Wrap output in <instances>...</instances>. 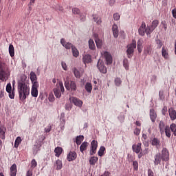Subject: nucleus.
Here are the masks:
<instances>
[{"mask_svg": "<svg viewBox=\"0 0 176 176\" xmlns=\"http://www.w3.org/2000/svg\"><path fill=\"white\" fill-rule=\"evenodd\" d=\"M25 79L26 76H21L18 82V91L21 100H25L27 96H30V86L25 84Z\"/></svg>", "mask_w": 176, "mask_h": 176, "instance_id": "obj_1", "label": "nucleus"}, {"mask_svg": "<svg viewBox=\"0 0 176 176\" xmlns=\"http://www.w3.org/2000/svg\"><path fill=\"white\" fill-rule=\"evenodd\" d=\"M10 75L9 72V67L6 65V64L1 62L0 63V80H6V78Z\"/></svg>", "mask_w": 176, "mask_h": 176, "instance_id": "obj_2", "label": "nucleus"}, {"mask_svg": "<svg viewBox=\"0 0 176 176\" xmlns=\"http://www.w3.org/2000/svg\"><path fill=\"white\" fill-rule=\"evenodd\" d=\"M138 32L139 35H141V36H144L145 34H146V35H151V28L149 26H147L146 28L145 22H142L138 30Z\"/></svg>", "mask_w": 176, "mask_h": 176, "instance_id": "obj_3", "label": "nucleus"}, {"mask_svg": "<svg viewBox=\"0 0 176 176\" xmlns=\"http://www.w3.org/2000/svg\"><path fill=\"white\" fill-rule=\"evenodd\" d=\"M137 47V42L133 40L132 43L127 45L126 54L129 58H131L134 55V49Z\"/></svg>", "mask_w": 176, "mask_h": 176, "instance_id": "obj_4", "label": "nucleus"}, {"mask_svg": "<svg viewBox=\"0 0 176 176\" xmlns=\"http://www.w3.org/2000/svg\"><path fill=\"white\" fill-rule=\"evenodd\" d=\"M56 88L54 89V93L56 98H60L61 97V92L64 93V85L63 84V82H59L58 85H57Z\"/></svg>", "mask_w": 176, "mask_h": 176, "instance_id": "obj_5", "label": "nucleus"}, {"mask_svg": "<svg viewBox=\"0 0 176 176\" xmlns=\"http://www.w3.org/2000/svg\"><path fill=\"white\" fill-rule=\"evenodd\" d=\"M65 87H66L67 90H71V91H76V82H75V81H65Z\"/></svg>", "mask_w": 176, "mask_h": 176, "instance_id": "obj_6", "label": "nucleus"}, {"mask_svg": "<svg viewBox=\"0 0 176 176\" xmlns=\"http://www.w3.org/2000/svg\"><path fill=\"white\" fill-rule=\"evenodd\" d=\"M163 162H168L170 160V153L166 148H163L162 151V155Z\"/></svg>", "mask_w": 176, "mask_h": 176, "instance_id": "obj_7", "label": "nucleus"}, {"mask_svg": "<svg viewBox=\"0 0 176 176\" xmlns=\"http://www.w3.org/2000/svg\"><path fill=\"white\" fill-rule=\"evenodd\" d=\"M98 146V142L96 140H93L91 143L90 155L93 156L97 152V148Z\"/></svg>", "mask_w": 176, "mask_h": 176, "instance_id": "obj_8", "label": "nucleus"}, {"mask_svg": "<svg viewBox=\"0 0 176 176\" xmlns=\"http://www.w3.org/2000/svg\"><path fill=\"white\" fill-rule=\"evenodd\" d=\"M97 67L100 72H101L102 74H107V67L104 66V62H102V60H99L98 61Z\"/></svg>", "mask_w": 176, "mask_h": 176, "instance_id": "obj_9", "label": "nucleus"}, {"mask_svg": "<svg viewBox=\"0 0 176 176\" xmlns=\"http://www.w3.org/2000/svg\"><path fill=\"white\" fill-rule=\"evenodd\" d=\"M38 87H39V83H34L32 85L31 95L32 97H38Z\"/></svg>", "mask_w": 176, "mask_h": 176, "instance_id": "obj_10", "label": "nucleus"}, {"mask_svg": "<svg viewBox=\"0 0 176 176\" xmlns=\"http://www.w3.org/2000/svg\"><path fill=\"white\" fill-rule=\"evenodd\" d=\"M162 160H163L162 154H160V153H157L154 156V165L159 166V164H160V163H162Z\"/></svg>", "mask_w": 176, "mask_h": 176, "instance_id": "obj_11", "label": "nucleus"}, {"mask_svg": "<svg viewBox=\"0 0 176 176\" xmlns=\"http://www.w3.org/2000/svg\"><path fill=\"white\" fill-rule=\"evenodd\" d=\"M77 157L78 155L75 151H70L67 156V159L68 162H74V160H76Z\"/></svg>", "mask_w": 176, "mask_h": 176, "instance_id": "obj_12", "label": "nucleus"}, {"mask_svg": "<svg viewBox=\"0 0 176 176\" xmlns=\"http://www.w3.org/2000/svg\"><path fill=\"white\" fill-rule=\"evenodd\" d=\"M71 102H73V104H74V105H76V107H82L83 102H82V100L75 98V97H71L69 98Z\"/></svg>", "mask_w": 176, "mask_h": 176, "instance_id": "obj_13", "label": "nucleus"}, {"mask_svg": "<svg viewBox=\"0 0 176 176\" xmlns=\"http://www.w3.org/2000/svg\"><path fill=\"white\" fill-rule=\"evenodd\" d=\"M142 145V144L141 143L133 144L132 146L133 152H135V153H140L142 151V148H141Z\"/></svg>", "mask_w": 176, "mask_h": 176, "instance_id": "obj_14", "label": "nucleus"}, {"mask_svg": "<svg viewBox=\"0 0 176 176\" xmlns=\"http://www.w3.org/2000/svg\"><path fill=\"white\" fill-rule=\"evenodd\" d=\"M103 56L106 60L107 65L112 63V56H111V54H109V52H104Z\"/></svg>", "mask_w": 176, "mask_h": 176, "instance_id": "obj_15", "label": "nucleus"}, {"mask_svg": "<svg viewBox=\"0 0 176 176\" xmlns=\"http://www.w3.org/2000/svg\"><path fill=\"white\" fill-rule=\"evenodd\" d=\"M60 43L63 46V47H65V49L67 50H69L71 48L72 49V47H74V45H72V43L65 42V39L64 38L60 39Z\"/></svg>", "mask_w": 176, "mask_h": 176, "instance_id": "obj_16", "label": "nucleus"}, {"mask_svg": "<svg viewBox=\"0 0 176 176\" xmlns=\"http://www.w3.org/2000/svg\"><path fill=\"white\" fill-rule=\"evenodd\" d=\"M94 38H95V42L96 43V46L98 49H100L101 46H102V40L98 38V34H94Z\"/></svg>", "mask_w": 176, "mask_h": 176, "instance_id": "obj_17", "label": "nucleus"}, {"mask_svg": "<svg viewBox=\"0 0 176 176\" xmlns=\"http://www.w3.org/2000/svg\"><path fill=\"white\" fill-rule=\"evenodd\" d=\"M10 176L17 175V165H16V164H12L10 168Z\"/></svg>", "mask_w": 176, "mask_h": 176, "instance_id": "obj_18", "label": "nucleus"}, {"mask_svg": "<svg viewBox=\"0 0 176 176\" xmlns=\"http://www.w3.org/2000/svg\"><path fill=\"white\" fill-rule=\"evenodd\" d=\"M156 118H157V114H156V112H155V109H150V119L153 122V123H155V122H156Z\"/></svg>", "mask_w": 176, "mask_h": 176, "instance_id": "obj_19", "label": "nucleus"}, {"mask_svg": "<svg viewBox=\"0 0 176 176\" xmlns=\"http://www.w3.org/2000/svg\"><path fill=\"white\" fill-rule=\"evenodd\" d=\"M168 112H169V116H170L171 120H175V119H176V111L174 110V109L173 107H170L168 109Z\"/></svg>", "mask_w": 176, "mask_h": 176, "instance_id": "obj_20", "label": "nucleus"}, {"mask_svg": "<svg viewBox=\"0 0 176 176\" xmlns=\"http://www.w3.org/2000/svg\"><path fill=\"white\" fill-rule=\"evenodd\" d=\"M30 79L32 85H34V83H38V81H36V79H37L36 74L34 72H30Z\"/></svg>", "mask_w": 176, "mask_h": 176, "instance_id": "obj_21", "label": "nucleus"}, {"mask_svg": "<svg viewBox=\"0 0 176 176\" xmlns=\"http://www.w3.org/2000/svg\"><path fill=\"white\" fill-rule=\"evenodd\" d=\"M112 31L114 38H118L119 36V29L118 28V25H113Z\"/></svg>", "mask_w": 176, "mask_h": 176, "instance_id": "obj_22", "label": "nucleus"}, {"mask_svg": "<svg viewBox=\"0 0 176 176\" xmlns=\"http://www.w3.org/2000/svg\"><path fill=\"white\" fill-rule=\"evenodd\" d=\"M168 127V126L164 124V122L161 121L159 124V129L161 133V135L164 134V131L166 130V128Z\"/></svg>", "mask_w": 176, "mask_h": 176, "instance_id": "obj_23", "label": "nucleus"}, {"mask_svg": "<svg viewBox=\"0 0 176 176\" xmlns=\"http://www.w3.org/2000/svg\"><path fill=\"white\" fill-rule=\"evenodd\" d=\"M157 25H159V21L154 20L151 23V27H149L151 34H152V32L156 28V27H157Z\"/></svg>", "mask_w": 176, "mask_h": 176, "instance_id": "obj_24", "label": "nucleus"}, {"mask_svg": "<svg viewBox=\"0 0 176 176\" xmlns=\"http://www.w3.org/2000/svg\"><path fill=\"white\" fill-rule=\"evenodd\" d=\"M82 60L84 64H89L91 63V56H90L89 54H86L83 56Z\"/></svg>", "mask_w": 176, "mask_h": 176, "instance_id": "obj_25", "label": "nucleus"}, {"mask_svg": "<svg viewBox=\"0 0 176 176\" xmlns=\"http://www.w3.org/2000/svg\"><path fill=\"white\" fill-rule=\"evenodd\" d=\"M144 54L148 55L151 54L152 53V45H148L144 47Z\"/></svg>", "mask_w": 176, "mask_h": 176, "instance_id": "obj_26", "label": "nucleus"}, {"mask_svg": "<svg viewBox=\"0 0 176 176\" xmlns=\"http://www.w3.org/2000/svg\"><path fill=\"white\" fill-rule=\"evenodd\" d=\"M54 167L56 170H61V168H63V162L60 160H56L54 164Z\"/></svg>", "mask_w": 176, "mask_h": 176, "instance_id": "obj_27", "label": "nucleus"}, {"mask_svg": "<svg viewBox=\"0 0 176 176\" xmlns=\"http://www.w3.org/2000/svg\"><path fill=\"white\" fill-rule=\"evenodd\" d=\"M55 156L56 157H60L61 153H63V148L61 147H56L54 149Z\"/></svg>", "mask_w": 176, "mask_h": 176, "instance_id": "obj_28", "label": "nucleus"}, {"mask_svg": "<svg viewBox=\"0 0 176 176\" xmlns=\"http://www.w3.org/2000/svg\"><path fill=\"white\" fill-rule=\"evenodd\" d=\"M5 131H6V128L3 126H0V138L1 140H5Z\"/></svg>", "mask_w": 176, "mask_h": 176, "instance_id": "obj_29", "label": "nucleus"}, {"mask_svg": "<svg viewBox=\"0 0 176 176\" xmlns=\"http://www.w3.org/2000/svg\"><path fill=\"white\" fill-rule=\"evenodd\" d=\"M98 162V157H91L89 159V164L91 166H96V163Z\"/></svg>", "mask_w": 176, "mask_h": 176, "instance_id": "obj_30", "label": "nucleus"}, {"mask_svg": "<svg viewBox=\"0 0 176 176\" xmlns=\"http://www.w3.org/2000/svg\"><path fill=\"white\" fill-rule=\"evenodd\" d=\"M162 56L165 58V60L168 59V52L164 47H163L162 50Z\"/></svg>", "mask_w": 176, "mask_h": 176, "instance_id": "obj_31", "label": "nucleus"}, {"mask_svg": "<svg viewBox=\"0 0 176 176\" xmlns=\"http://www.w3.org/2000/svg\"><path fill=\"white\" fill-rule=\"evenodd\" d=\"M83 140H85V136H83V135L77 136L76 139V144H77V145H80V144H82V142L83 141Z\"/></svg>", "mask_w": 176, "mask_h": 176, "instance_id": "obj_32", "label": "nucleus"}, {"mask_svg": "<svg viewBox=\"0 0 176 176\" xmlns=\"http://www.w3.org/2000/svg\"><path fill=\"white\" fill-rule=\"evenodd\" d=\"M87 146H88V143L87 142H84L83 143H82V144L80 146V152H82V153H83V151H86V149H87Z\"/></svg>", "mask_w": 176, "mask_h": 176, "instance_id": "obj_33", "label": "nucleus"}, {"mask_svg": "<svg viewBox=\"0 0 176 176\" xmlns=\"http://www.w3.org/2000/svg\"><path fill=\"white\" fill-rule=\"evenodd\" d=\"M93 19L94 21H95V23H96L98 25H100L102 23L101 18L96 14L93 15Z\"/></svg>", "mask_w": 176, "mask_h": 176, "instance_id": "obj_34", "label": "nucleus"}, {"mask_svg": "<svg viewBox=\"0 0 176 176\" xmlns=\"http://www.w3.org/2000/svg\"><path fill=\"white\" fill-rule=\"evenodd\" d=\"M85 90L87 91V93H91V90H93V86L91 85V83L87 82L85 85Z\"/></svg>", "mask_w": 176, "mask_h": 176, "instance_id": "obj_35", "label": "nucleus"}, {"mask_svg": "<svg viewBox=\"0 0 176 176\" xmlns=\"http://www.w3.org/2000/svg\"><path fill=\"white\" fill-rule=\"evenodd\" d=\"M9 53L10 56L14 57V47L12 44L9 45Z\"/></svg>", "mask_w": 176, "mask_h": 176, "instance_id": "obj_36", "label": "nucleus"}, {"mask_svg": "<svg viewBox=\"0 0 176 176\" xmlns=\"http://www.w3.org/2000/svg\"><path fill=\"white\" fill-rule=\"evenodd\" d=\"M72 51L74 57L76 58L79 56V51L78 50V49H76V47H75V46L72 47Z\"/></svg>", "mask_w": 176, "mask_h": 176, "instance_id": "obj_37", "label": "nucleus"}, {"mask_svg": "<svg viewBox=\"0 0 176 176\" xmlns=\"http://www.w3.org/2000/svg\"><path fill=\"white\" fill-rule=\"evenodd\" d=\"M164 133L166 134V136L168 138H170V137H171V131H170V126H168L166 127V129L164 130Z\"/></svg>", "mask_w": 176, "mask_h": 176, "instance_id": "obj_38", "label": "nucleus"}, {"mask_svg": "<svg viewBox=\"0 0 176 176\" xmlns=\"http://www.w3.org/2000/svg\"><path fill=\"white\" fill-rule=\"evenodd\" d=\"M89 47L91 50H94L96 49V44H94V41L89 39Z\"/></svg>", "mask_w": 176, "mask_h": 176, "instance_id": "obj_39", "label": "nucleus"}, {"mask_svg": "<svg viewBox=\"0 0 176 176\" xmlns=\"http://www.w3.org/2000/svg\"><path fill=\"white\" fill-rule=\"evenodd\" d=\"M20 144H21V138L20 136H18L15 140L14 147L19 148V146L20 145Z\"/></svg>", "mask_w": 176, "mask_h": 176, "instance_id": "obj_40", "label": "nucleus"}, {"mask_svg": "<svg viewBox=\"0 0 176 176\" xmlns=\"http://www.w3.org/2000/svg\"><path fill=\"white\" fill-rule=\"evenodd\" d=\"M169 129H170L171 132L173 133V135H175V137H176V124H170Z\"/></svg>", "mask_w": 176, "mask_h": 176, "instance_id": "obj_41", "label": "nucleus"}, {"mask_svg": "<svg viewBox=\"0 0 176 176\" xmlns=\"http://www.w3.org/2000/svg\"><path fill=\"white\" fill-rule=\"evenodd\" d=\"M104 152H105V147L104 146H100L98 152V156H103L104 155Z\"/></svg>", "mask_w": 176, "mask_h": 176, "instance_id": "obj_42", "label": "nucleus"}, {"mask_svg": "<svg viewBox=\"0 0 176 176\" xmlns=\"http://www.w3.org/2000/svg\"><path fill=\"white\" fill-rule=\"evenodd\" d=\"M152 145L154 146H157V145H160V140L157 138H153L152 140Z\"/></svg>", "mask_w": 176, "mask_h": 176, "instance_id": "obj_43", "label": "nucleus"}, {"mask_svg": "<svg viewBox=\"0 0 176 176\" xmlns=\"http://www.w3.org/2000/svg\"><path fill=\"white\" fill-rule=\"evenodd\" d=\"M133 170L135 171H138V161L133 162Z\"/></svg>", "mask_w": 176, "mask_h": 176, "instance_id": "obj_44", "label": "nucleus"}, {"mask_svg": "<svg viewBox=\"0 0 176 176\" xmlns=\"http://www.w3.org/2000/svg\"><path fill=\"white\" fill-rule=\"evenodd\" d=\"M30 166H31L32 168H35V167H36V166H38V163L36 162V160H35V159H33L31 161Z\"/></svg>", "mask_w": 176, "mask_h": 176, "instance_id": "obj_45", "label": "nucleus"}, {"mask_svg": "<svg viewBox=\"0 0 176 176\" xmlns=\"http://www.w3.org/2000/svg\"><path fill=\"white\" fill-rule=\"evenodd\" d=\"M156 44H157V49H161L162 46H163V43L162 42V41L159 39L156 40Z\"/></svg>", "mask_w": 176, "mask_h": 176, "instance_id": "obj_46", "label": "nucleus"}, {"mask_svg": "<svg viewBox=\"0 0 176 176\" xmlns=\"http://www.w3.org/2000/svg\"><path fill=\"white\" fill-rule=\"evenodd\" d=\"M123 65H124L125 69H129V60L124 59Z\"/></svg>", "mask_w": 176, "mask_h": 176, "instance_id": "obj_47", "label": "nucleus"}, {"mask_svg": "<svg viewBox=\"0 0 176 176\" xmlns=\"http://www.w3.org/2000/svg\"><path fill=\"white\" fill-rule=\"evenodd\" d=\"M74 74L76 78H80V72H79L77 69H74Z\"/></svg>", "mask_w": 176, "mask_h": 176, "instance_id": "obj_48", "label": "nucleus"}, {"mask_svg": "<svg viewBox=\"0 0 176 176\" xmlns=\"http://www.w3.org/2000/svg\"><path fill=\"white\" fill-rule=\"evenodd\" d=\"M113 19L116 21H118V20H120V15L119 14V13H115L113 15Z\"/></svg>", "mask_w": 176, "mask_h": 176, "instance_id": "obj_49", "label": "nucleus"}, {"mask_svg": "<svg viewBox=\"0 0 176 176\" xmlns=\"http://www.w3.org/2000/svg\"><path fill=\"white\" fill-rule=\"evenodd\" d=\"M6 91H7V93H10V91H12V85L10 83L7 84Z\"/></svg>", "mask_w": 176, "mask_h": 176, "instance_id": "obj_50", "label": "nucleus"}, {"mask_svg": "<svg viewBox=\"0 0 176 176\" xmlns=\"http://www.w3.org/2000/svg\"><path fill=\"white\" fill-rule=\"evenodd\" d=\"M115 84H116V86H120V85L122 84V80H120V78H116Z\"/></svg>", "mask_w": 176, "mask_h": 176, "instance_id": "obj_51", "label": "nucleus"}, {"mask_svg": "<svg viewBox=\"0 0 176 176\" xmlns=\"http://www.w3.org/2000/svg\"><path fill=\"white\" fill-rule=\"evenodd\" d=\"M72 12L74 14H79L80 13V10L78 8H74L72 9Z\"/></svg>", "mask_w": 176, "mask_h": 176, "instance_id": "obj_52", "label": "nucleus"}, {"mask_svg": "<svg viewBox=\"0 0 176 176\" xmlns=\"http://www.w3.org/2000/svg\"><path fill=\"white\" fill-rule=\"evenodd\" d=\"M141 133V129H138V128H135L134 129L133 133L135 134V135H139Z\"/></svg>", "mask_w": 176, "mask_h": 176, "instance_id": "obj_53", "label": "nucleus"}, {"mask_svg": "<svg viewBox=\"0 0 176 176\" xmlns=\"http://www.w3.org/2000/svg\"><path fill=\"white\" fill-rule=\"evenodd\" d=\"M48 100L50 101V102H53V101H54V96H53V94H50Z\"/></svg>", "mask_w": 176, "mask_h": 176, "instance_id": "obj_54", "label": "nucleus"}, {"mask_svg": "<svg viewBox=\"0 0 176 176\" xmlns=\"http://www.w3.org/2000/svg\"><path fill=\"white\" fill-rule=\"evenodd\" d=\"M9 94V97L10 98H11V100H13V98H14V91H11L10 92H8Z\"/></svg>", "mask_w": 176, "mask_h": 176, "instance_id": "obj_55", "label": "nucleus"}, {"mask_svg": "<svg viewBox=\"0 0 176 176\" xmlns=\"http://www.w3.org/2000/svg\"><path fill=\"white\" fill-rule=\"evenodd\" d=\"M159 97L160 100H164V95L163 91H160Z\"/></svg>", "mask_w": 176, "mask_h": 176, "instance_id": "obj_56", "label": "nucleus"}, {"mask_svg": "<svg viewBox=\"0 0 176 176\" xmlns=\"http://www.w3.org/2000/svg\"><path fill=\"white\" fill-rule=\"evenodd\" d=\"M61 65H62L63 69L65 71H67V63H65V62H62Z\"/></svg>", "mask_w": 176, "mask_h": 176, "instance_id": "obj_57", "label": "nucleus"}, {"mask_svg": "<svg viewBox=\"0 0 176 176\" xmlns=\"http://www.w3.org/2000/svg\"><path fill=\"white\" fill-rule=\"evenodd\" d=\"M142 39H139L138 41V47H142Z\"/></svg>", "mask_w": 176, "mask_h": 176, "instance_id": "obj_58", "label": "nucleus"}, {"mask_svg": "<svg viewBox=\"0 0 176 176\" xmlns=\"http://www.w3.org/2000/svg\"><path fill=\"white\" fill-rule=\"evenodd\" d=\"M162 115H166V113H167V107H164V108L162 109Z\"/></svg>", "mask_w": 176, "mask_h": 176, "instance_id": "obj_59", "label": "nucleus"}, {"mask_svg": "<svg viewBox=\"0 0 176 176\" xmlns=\"http://www.w3.org/2000/svg\"><path fill=\"white\" fill-rule=\"evenodd\" d=\"M172 14H173V16L174 17V19H176V8H175L172 10Z\"/></svg>", "mask_w": 176, "mask_h": 176, "instance_id": "obj_60", "label": "nucleus"}, {"mask_svg": "<svg viewBox=\"0 0 176 176\" xmlns=\"http://www.w3.org/2000/svg\"><path fill=\"white\" fill-rule=\"evenodd\" d=\"M26 176H32V170H28L26 173Z\"/></svg>", "mask_w": 176, "mask_h": 176, "instance_id": "obj_61", "label": "nucleus"}, {"mask_svg": "<svg viewBox=\"0 0 176 176\" xmlns=\"http://www.w3.org/2000/svg\"><path fill=\"white\" fill-rule=\"evenodd\" d=\"M162 24L163 28H164V30H167V23H166V21H164V22L162 21Z\"/></svg>", "mask_w": 176, "mask_h": 176, "instance_id": "obj_62", "label": "nucleus"}, {"mask_svg": "<svg viewBox=\"0 0 176 176\" xmlns=\"http://www.w3.org/2000/svg\"><path fill=\"white\" fill-rule=\"evenodd\" d=\"M5 97V91H1L0 92V98H3Z\"/></svg>", "mask_w": 176, "mask_h": 176, "instance_id": "obj_63", "label": "nucleus"}, {"mask_svg": "<svg viewBox=\"0 0 176 176\" xmlns=\"http://www.w3.org/2000/svg\"><path fill=\"white\" fill-rule=\"evenodd\" d=\"M148 176H153V171L152 170L149 169L148 170Z\"/></svg>", "mask_w": 176, "mask_h": 176, "instance_id": "obj_64", "label": "nucleus"}]
</instances>
